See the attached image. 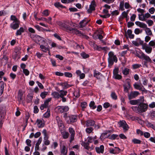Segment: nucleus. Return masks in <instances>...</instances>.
<instances>
[{"label":"nucleus","instance_id":"f257e3e1","mask_svg":"<svg viewBox=\"0 0 155 155\" xmlns=\"http://www.w3.org/2000/svg\"><path fill=\"white\" fill-rule=\"evenodd\" d=\"M108 55V66L111 67L113 64L114 62L115 63L117 62V58L116 56L114 55V52L112 51H110Z\"/></svg>","mask_w":155,"mask_h":155},{"label":"nucleus","instance_id":"f03ea898","mask_svg":"<svg viewBox=\"0 0 155 155\" xmlns=\"http://www.w3.org/2000/svg\"><path fill=\"white\" fill-rule=\"evenodd\" d=\"M144 99L143 97H141V100L140 103L139 104V112H143L146 111L148 107V105L146 104L143 103Z\"/></svg>","mask_w":155,"mask_h":155},{"label":"nucleus","instance_id":"7ed1b4c3","mask_svg":"<svg viewBox=\"0 0 155 155\" xmlns=\"http://www.w3.org/2000/svg\"><path fill=\"white\" fill-rule=\"evenodd\" d=\"M138 57L141 59L145 60V61H144L143 65L147 68L148 67L147 63L148 62H152V61L150 57L145 55L143 52L141 54V56Z\"/></svg>","mask_w":155,"mask_h":155},{"label":"nucleus","instance_id":"20e7f679","mask_svg":"<svg viewBox=\"0 0 155 155\" xmlns=\"http://www.w3.org/2000/svg\"><path fill=\"white\" fill-rule=\"evenodd\" d=\"M133 85L135 89L141 91L144 93H147V91L145 88L141 84H139L135 83Z\"/></svg>","mask_w":155,"mask_h":155},{"label":"nucleus","instance_id":"39448f33","mask_svg":"<svg viewBox=\"0 0 155 155\" xmlns=\"http://www.w3.org/2000/svg\"><path fill=\"white\" fill-rule=\"evenodd\" d=\"M78 120V117L77 115H70L68 116V118L67 122L68 124H70L76 122Z\"/></svg>","mask_w":155,"mask_h":155},{"label":"nucleus","instance_id":"423d86ee","mask_svg":"<svg viewBox=\"0 0 155 155\" xmlns=\"http://www.w3.org/2000/svg\"><path fill=\"white\" fill-rule=\"evenodd\" d=\"M58 112L61 113L67 112L69 110V107L67 106H58L57 107Z\"/></svg>","mask_w":155,"mask_h":155},{"label":"nucleus","instance_id":"0eeeda50","mask_svg":"<svg viewBox=\"0 0 155 155\" xmlns=\"http://www.w3.org/2000/svg\"><path fill=\"white\" fill-rule=\"evenodd\" d=\"M23 93L22 90H20L18 91V100L19 103L21 102L23 104L25 103L23 97Z\"/></svg>","mask_w":155,"mask_h":155},{"label":"nucleus","instance_id":"6e6552de","mask_svg":"<svg viewBox=\"0 0 155 155\" xmlns=\"http://www.w3.org/2000/svg\"><path fill=\"white\" fill-rule=\"evenodd\" d=\"M51 100V98H49L46 99L44 101V103L41 105L40 107V109L41 110H43L45 108H47L48 107V103Z\"/></svg>","mask_w":155,"mask_h":155},{"label":"nucleus","instance_id":"1a4fd4ad","mask_svg":"<svg viewBox=\"0 0 155 155\" xmlns=\"http://www.w3.org/2000/svg\"><path fill=\"white\" fill-rule=\"evenodd\" d=\"M96 5L95 4V2L93 0L92 1L91 4L90 5L89 8L87 10V12L89 13H91L92 11L95 10V7Z\"/></svg>","mask_w":155,"mask_h":155},{"label":"nucleus","instance_id":"9d476101","mask_svg":"<svg viewBox=\"0 0 155 155\" xmlns=\"http://www.w3.org/2000/svg\"><path fill=\"white\" fill-rule=\"evenodd\" d=\"M140 94V93L137 91H132L128 95L129 99L130 100L135 98Z\"/></svg>","mask_w":155,"mask_h":155},{"label":"nucleus","instance_id":"9b49d317","mask_svg":"<svg viewBox=\"0 0 155 155\" xmlns=\"http://www.w3.org/2000/svg\"><path fill=\"white\" fill-rule=\"evenodd\" d=\"M123 86L124 87V91L126 93H129V91L131 87L130 82L127 81L126 83L123 84Z\"/></svg>","mask_w":155,"mask_h":155},{"label":"nucleus","instance_id":"f8f14e48","mask_svg":"<svg viewBox=\"0 0 155 155\" xmlns=\"http://www.w3.org/2000/svg\"><path fill=\"white\" fill-rule=\"evenodd\" d=\"M69 131L70 133L71 134L70 142L71 143L74 139L75 131L74 129L72 127L69 128Z\"/></svg>","mask_w":155,"mask_h":155},{"label":"nucleus","instance_id":"ddd939ff","mask_svg":"<svg viewBox=\"0 0 155 155\" xmlns=\"http://www.w3.org/2000/svg\"><path fill=\"white\" fill-rule=\"evenodd\" d=\"M95 121L91 119H89L87 120L85 122V125L87 127H91L94 126L95 124Z\"/></svg>","mask_w":155,"mask_h":155},{"label":"nucleus","instance_id":"4468645a","mask_svg":"<svg viewBox=\"0 0 155 155\" xmlns=\"http://www.w3.org/2000/svg\"><path fill=\"white\" fill-rule=\"evenodd\" d=\"M57 84L62 86L64 90L67 89L71 86V85L68 84L66 82L58 83Z\"/></svg>","mask_w":155,"mask_h":155},{"label":"nucleus","instance_id":"2eb2a0df","mask_svg":"<svg viewBox=\"0 0 155 155\" xmlns=\"http://www.w3.org/2000/svg\"><path fill=\"white\" fill-rule=\"evenodd\" d=\"M19 21L13 22L11 24L10 26L14 30H15L19 28Z\"/></svg>","mask_w":155,"mask_h":155},{"label":"nucleus","instance_id":"dca6fc26","mask_svg":"<svg viewBox=\"0 0 155 155\" xmlns=\"http://www.w3.org/2000/svg\"><path fill=\"white\" fill-rule=\"evenodd\" d=\"M104 147L103 145H101L100 147H95V150L97 153L98 154L103 153H104Z\"/></svg>","mask_w":155,"mask_h":155},{"label":"nucleus","instance_id":"f3484780","mask_svg":"<svg viewBox=\"0 0 155 155\" xmlns=\"http://www.w3.org/2000/svg\"><path fill=\"white\" fill-rule=\"evenodd\" d=\"M89 21H87L86 20V18H85L80 22L79 25L80 26L79 27L80 28H83L85 27L87 25Z\"/></svg>","mask_w":155,"mask_h":155},{"label":"nucleus","instance_id":"a211bd4d","mask_svg":"<svg viewBox=\"0 0 155 155\" xmlns=\"http://www.w3.org/2000/svg\"><path fill=\"white\" fill-rule=\"evenodd\" d=\"M56 119L58 123V125L59 127H64L63 122L59 116H56Z\"/></svg>","mask_w":155,"mask_h":155},{"label":"nucleus","instance_id":"6ab92c4d","mask_svg":"<svg viewBox=\"0 0 155 155\" xmlns=\"http://www.w3.org/2000/svg\"><path fill=\"white\" fill-rule=\"evenodd\" d=\"M141 100V97L140 99L131 100L130 101V103L131 105L139 104V103H140V101Z\"/></svg>","mask_w":155,"mask_h":155},{"label":"nucleus","instance_id":"aec40b11","mask_svg":"<svg viewBox=\"0 0 155 155\" xmlns=\"http://www.w3.org/2000/svg\"><path fill=\"white\" fill-rule=\"evenodd\" d=\"M8 58L5 55H4L1 60V62L2 64L5 65L8 61Z\"/></svg>","mask_w":155,"mask_h":155},{"label":"nucleus","instance_id":"412c9836","mask_svg":"<svg viewBox=\"0 0 155 155\" xmlns=\"http://www.w3.org/2000/svg\"><path fill=\"white\" fill-rule=\"evenodd\" d=\"M67 148H66V146L64 145H63L61 149V153L64 155H67Z\"/></svg>","mask_w":155,"mask_h":155},{"label":"nucleus","instance_id":"4be33fe9","mask_svg":"<svg viewBox=\"0 0 155 155\" xmlns=\"http://www.w3.org/2000/svg\"><path fill=\"white\" fill-rule=\"evenodd\" d=\"M94 76L97 79H100L101 77L102 76V74L101 73L95 70L94 71Z\"/></svg>","mask_w":155,"mask_h":155},{"label":"nucleus","instance_id":"5701e85b","mask_svg":"<svg viewBox=\"0 0 155 155\" xmlns=\"http://www.w3.org/2000/svg\"><path fill=\"white\" fill-rule=\"evenodd\" d=\"M36 122L37 123V125L38 128H42L44 127L45 124L42 120L37 119L36 121Z\"/></svg>","mask_w":155,"mask_h":155},{"label":"nucleus","instance_id":"b1692460","mask_svg":"<svg viewBox=\"0 0 155 155\" xmlns=\"http://www.w3.org/2000/svg\"><path fill=\"white\" fill-rule=\"evenodd\" d=\"M4 88V83L3 81H1L0 82V96L2 94Z\"/></svg>","mask_w":155,"mask_h":155},{"label":"nucleus","instance_id":"393cba45","mask_svg":"<svg viewBox=\"0 0 155 155\" xmlns=\"http://www.w3.org/2000/svg\"><path fill=\"white\" fill-rule=\"evenodd\" d=\"M60 97H62L66 96L68 93V92L67 91H64L63 90H61L59 91V92Z\"/></svg>","mask_w":155,"mask_h":155},{"label":"nucleus","instance_id":"a878e982","mask_svg":"<svg viewBox=\"0 0 155 155\" xmlns=\"http://www.w3.org/2000/svg\"><path fill=\"white\" fill-rule=\"evenodd\" d=\"M42 133L44 136V139L49 138V132H47L46 130L45 129H44L42 131Z\"/></svg>","mask_w":155,"mask_h":155},{"label":"nucleus","instance_id":"bb28decb","mask_svg":"<svg viewBox=\"0 0 155 155\" xmlns=\"http://www.w3.org/2000/svg\"><path fill=\"white\" fill-rule=\"evenodd\" d=\"M61 134L63 138L65 139L68 138L69 135V133L65 131L61 132Z\"/></svg>","mask_w":155,"mask_h":155},{"label":"nucleus","instance_id":"cd10ccee","mask_svg":"<svg viewBox=\"0 0 155 155\" xmlns=\"http://www.w3.org/2000/svg\"><path fill=\"white\" fill-rule=\"evenodd\" d=\"M24 31V29L23 27H21L18 30L16 33V36L20 35H21L22 33Z\"/></svg>","mask_w":155,"mask_h":155},{"label":"nucleus","instance_id":"c85d7f7f","mask_svg":"<svg viewBox=\"0 0 155 155\" xmlns=\"http://www.w3.org/2000/svg\"><path fill=\"white\" fill-rule=\"evenodd\" d=\"M51 95L54 98L58 99L60 98L59 92L54 91L51 93Z\"/></svg>","mask_w":155,"mask_h":155},{"label":"nucleus","instance_id":"c756f323","mask_svg":"<svg viewBox=\"0 0 155 155\" xmlns=\"http://www.w3.org/2000/svg\"><path fill=\"white\" fill-rule=\"evenodd\" d=\"M87 127L85 129V131L87 133L90 134L91 133H93L94 128L93 127Z\"/></svg>","mask_w":155,"mask_h":155},{"label":"nucleus","instance_id":"7c9ffc66","mask_svg":"<svg viewBox=\"0 0 155 155\" xmlns=\"http://www.w3.org/2000/svg\"><path fill=\"white\" fill-rule=\"evenodd\" d=\"M145 31L146 34L148 36L152 35L151 31L149 28H147V27L145 28Z\"/></svg>","mask_w":155,"mask_h":155},{"label":"nucleus","instance_id":"2f4dec72","mask_svg":"<svg viewBox=\"0 0 155 155\" xmlns=\"http://www.w3.org/2000/svg\"><path fill=\"white\" fill-rule=\"evenodd\" d=\"M73 33H75L76 35H78L80 36L84 35L82 33L81 31L78 30L76 28H75L74 31V32H73Z\"/></svg>","mask_w":155,"mask_h":155},{"label":"nucleus","instance_id":"473e14b6","mask_svg":"<svg viewBox=\"0 0 155 155\" xmlns=\"http://www.w3.org/2000/svg\"><path fill=\"white\" fill-rule=\"evenodd\" d=\"M54 5L57 8H65V7L61 5L60 3L59 2H57L55 3L54 4Z\"/></svg>","mask_w":155,"mask_h":155},{"label":"nucleus","instance_id":"72a5a7b5","mask_svg":"<svg viewBox=\"0 0 155 155\" xmlns=\"http://www.w3.org/2000/svg\"><path fill=\"white\" fill-rule=\"evenodd\" d=\"M40 48L44 52H46V51H49V48L48 47H46L43 45H41L40 46Z\"/></svg>","mask_w":155,"mask_h":155},{"label":"nucleus","instance_id":"f704fd0d","mask_svg":"<svg viewBox=\"0 0 155 155\" xmlns=\"http://www.w3.org/2000/svg\"><path fill=\"white\" fill-rule=\"evenodd\" d=\"M129 71L130 70L128 68H125L122 71V72L124 75H127L129 74Z\"/></svg>","mask_w":155,"mask_h":155},{"label":"nucleus","instance_id":"c9c22d12","mask_svg":"<svg viewBox=\"0 0 155 155\" xmlns=\"http://www.w3.org/2000/svg\"><path fill=\"white\" fill-rule=\"evenodd\" d=\"M89 105L92 109H94L96 108V106L95 105V103L94 101H91Z\"/></svg>","mask_w":155,"mask_h":155},{"label":"nucleus","instance_id":"e433bc0d","mask_svg":"<svg viewBox=\"0 0 155 155\" xmlns=\"http://www.w3.org/2000/svg\"><path fill=\"white\" fill-rule=\"evenodd\" d=\"M50 110L49 108H48L46 112L44 114V117L45 118H48L50 116Z\"/></svg>","mask_w":155,"mask_h":155},{"label":"nucleus","instance_id":"4c0bfd02","mask_svg":"<svg viewBox=\"0 0 155 155\" xmlns=\"http://www.w3.org/2000/svg\"><path fill=\"white\" fill-rule=\"evenodd\" d=\"M82 145L87 150H89L90 148V147L89 146V143L88 142H84L83 143Z\"/></svg>","mask_w":155,"mask_h":155},{"label":"nucleus","instance_id":"58836bf2","mask_svg":"<svg viewBox=\"0 0 155 155\" xmlns=\"http://www.w3.org/2000/svg\"><path fill=\"white\" fill-rule=\"evenodd\" d=\"M132 142L134 143L135 144H140L141 143V141L139 139H137L136 138H134L132 140Z\"/></svg>","mask_w":155,"mask_h":155},{"label":"nucleus","instance_id":"ea45409f","mask_svg":"<svg viewBox=\"0 0 155 155\" xmlns=\"http://www.w3.org/2000/svg\"><path fill=\"white\" fill-rule=\"evenodd\" d=\"M152 48L150 47H146L145 48V51L148 54H150L151 53L152 50Z\"/></svg>","mask_w":155,"mask_h":155},{"label":"nucleus","instance_id":"a19ab883","mask_svg":"<svg viewBox=\"0 0 155 155\" xmlns=\"http://www.w3.org/2000/svg\"><path fill=\"white\" fill-rule=\"evenodd\" d=\"M142 67L141 65L139 64H135L132 65V67L133 69H135Z\"/></svg>","mask_w":155,"mask_h":155},{"label":"nucleus","instance_id":"79ce46f5","mask_svg":"<svg viewBox=\"0 0 155 155\" xmlns=\"http://www.w3.org/2000/svg\"><path fill=\"white\" fill-rule=\"evenodd\" d=\"M118 124L120 125V127H123L127 123L125 120H122L120 121Z\"/></svg>","mask_w":155,"mask_h":155},{"label":"nucleus","instance_id":"37998d69","mask_svg":"<svg viewBox=\"0 0 155 155\" xmlns=\"http://www.w3.org/2000/svg\"><path fill=\"white\" fill-rule=\"evenodd\" d=\"M33 99V96L31 95H28L27 96V102L28 103L31 102Z\"/></svg>","mask_w":155,"mask_h":155},{"label":"nucleus","instance_id":"c03bdc74","mask_svg":"<svg viewBox=\"0 0 155 155\" xmlns=\"http://www.w3.org/2000/svg\"><path fill=\"white\" fill-rule=\"evenodd\" d=\"M81 55L83 58L85 59L88 58L89 56L88 54H86L84 52H83L81 54Z\"/></svg>","mask_w":155,"mask_h":155},{"label":"nucleus","instance_id":"a18cd8bd","mask_svg":"<svg viewBox=\"0 0 155 155\" xmlns=\"http://www.w3.org/2000/svg\"><path fill=\"white\" fill-rule=\"evenodd\" d=\"M10 18L11 20L13 21V22H15L19 21L18 19L16 18L15 16L13 15H12L11 16Z\"/></svg>","mask_w":155,"mask_h":155},{"label":"nucleus","instance_id":"49530a36","mask_svg":"<svg viewBox=\"0 0 155 155\" xmlns=\"http://www.w3.org/2000/svg\"><path fill=\"white\" fill-rule=\"evenodd\" d=\"M48 92L46 91H44L41 92L40 94V96L42 99H44L47 95Z\"/></svg>","mask_w":155,"mask_h":155},{"label":"nucleus","instance_id":"de8ad7c7","mask_svg":"<svg viewBox=\"0 0 155 155\" xmlns=\"http://www.w3.org/2000/svg\"><path fill=\"white\" fill-rule=\"evenodd\" d=\"M124 2L122 1L120 2V10L122 11H123L124 10Z\"/></svg>","mask_w":155,"mask_h":155},{"label":"nucleus","instance_id":"09e8293b","mask_svg":"<svg viewBox=\"0 0 155 155\" xmlns=\"http://www.w3.org/2000/svg\"><path fill=\"white\" fill-rule=\"evenodd\" d=\"M129 10L127 11V12H126L125 11H124L122 13V17L121 18L122 19H123L124 18H127L128 15V12Z\"/></svg>","mask_w":155,"mask_h":155},{"label":"nucleus","instance_id":"8fccbe9b","mask_svg":"<svg viewBox=\"0 0 155 155\" xmlns=\"http://www.w3.org/2000/svg\"><path fill=\"white\" fill-rule=\"evenodd\" d=\"M114 78L116 79L120 80L122 78V76L118 74H116L113 76Z\"/></svg>","mask_w":155,"mask_h":155},{"label":"nucleus","instance_id":"3c124183","mask_svg":"<svg viewBox=\"0 0 155 155\" xmlns=\"http://www.w3.org/2000/svg\"><path fill=\"white\" fill-rule=\"evenodd\" d=\"M139 19L140 20L142 21H145L146 20L144 16V15L143 14H141V15L139 14Z\"/></svg>","mask_w":155,"mask_h":155},{"label":"nucleus","instance_id":"603ef678","mask_svg":"<svg viewBox=\"0 0 155 155\" xmlns=\"http://www.w3.org/2000/svg\"><path fill=\"white\" fill-rule=\"evenodd\" d=\"M119 71V69L118 68H115L114 69L113 71V76H114L116 74H118Z\"/></svg>","mask_w":155,"mask_h":155},{"label":"nucleus","instance_id":"864d4df0","mask_svg":"<svg viewBox=\"0 0 155 155\" xmlns=\"http://www.w3.org/2000/svg\"><path fill=\"white\" fill-rule=\"evenodd\" d=\"M119 12L117 10H115L112 12L111 15L112 16L117 15L119 14Z\"/></svg>","mask_w":155,"mask_h":155},{"label":"nucleus","instance_id":"5fc2aeb1","mask_svg":"<svg viewBox=\"0 0 155 155\" xmlns=\"http://www.w3.org/2000/svg\"><path fill=\"white\" fill-rule=\"evenodd\" d=\"M142 32V30H140L139 29L137 28L135 29L134 33L136 35H138L139 33H141Z\"/></svg>","mask_w":155,"mask_h":155},{"label":"nucleus","instance_id":"6e6d98bb","mask_svg":"<svg viewBox=\"0 0 155 155\" xmlns=\"http://www.w3.org/2000/svg\"><path fill=\"white\" fill-rule=\"evenodd\" d=\"M48 138L44 139V144L46 145H48L50 143V141L48 140Z\"/></svg>","mask_w":155,"mask_h":155},{"label":"nucleus","instance_id":"4d7b16f0","mask_svg":"<svg viewBox=\"0 0 155 155\" xmlns=\"http://www.w3.org/2000/svg\"><path fill=\"white\" fill-rule=\"evenodd\" d=\"M64 75L66 77L71 78L72 76V74L69 72H65L64 73Z\"/></svg>","mask_w":155,"mask_h":155},{"label":"nucleus","instance_id":"13d9d810","mask_svg":"<svg viewBox=\"0 0 155 155\" xmlns=\"http://www.w3.org/2000/svg\"><path fill=\"white\" fill-rule=\"evenodd\" d=\"M87 106V103L85 102H84L81 103V107L82 109H84Z\"/></svg>","mask_w":155,"mask_h":155},{"label":"nucleus","instance_id":"bf43d9fd","mask_svg":"<svg viewBox=\"0 0 155 155\" xmlns=\"http://www.w3.org/2000/svg\"><path fill=\"white\" fill-rule=\"evenodd\" d=\"M118 137V135L117 134H113L109 138V139L111 140H115L117 137Z\"/></svg>","mask_w":155,"mask_h":155},{"label":"nucleus","instance_id":"052dcab7","mask_svg":"<svg viewBox=\"0 0 155 155\" xmlns=\"http://www.w3.org/2000/svg\"><path fill=\"white\" fill-rule=\"evenodd\" d=\"M111 96L112 99L114 100H116L117 99V96L114 92H112L111 94Z\"/></svg>","mask_w":155,"mask_h":155},{"label":"nucleus","instance_id":"680f3d73","mask_svg":"<svg viewBox=\"0 0 155 155\" xmlns=\"http://www.w3.org/2000/svg\"><path fill=\"white\" fill-rule=\"evenodd\" d=\"M143 135L145 138H147L150 137V134L149 132H145L143 133Z\"/></svg>","mask_w":155,"mask_h":155},{"label":"nucleus","instance_id":"e2e57ef3","mask_svg":"<svg viewBox=\"0 0 155 155\" xmlns=\"http://www.w3.org/2000/svg\"><path fill=\"white\" fill-rule=\"evenodd\" d=\"M53 36L55 38L58 39V40L60 41H61L62 40L61 37L57 34H54L53 35Z\"/></svg>","mask_w":155,"mask_h":155},{"label":"nucleus","instance_id":"0e129e2a","mask_svg":"<svg viewBox=\"0 0 155 155\" xmlns=\"http://www.w3.org/2000/svg\"><path fill=\"white\" fill-rule=\"evenodd\" d=\"M115 153V154H117L120 153V149L118 147H115L114 148Z\"/></svg>","mask_w":155,"mask_h":155},{"label":"nucleus","instance_id":"69168bd1","mask_svg":"<svg viewBox=\"0 0 155 155\" xmlns=\"http://www.w3.org/2000/svg\"><path fill=\"white\" fill-rule=\"evenodd\" d=\"M142 79H143V84L144 85H146L147 83V80L145 77L142 78Z\"/></svg>","mask_w":155,"mask_h":155},{"label":"nucleus","instance_id":"338daca9","mask_svg":"<svg viewBox=\"0 0 155 155\" xmlns=\"http://www.w3.org/2000/svg\"><path fill=\"white\" fill-rule=\"evenodd\" d=\"M23 72L25 75L26 76L28 75L29 74V72L27 69H24L23 70Z\"/></svg>","mask_w":155,"mask_h":155},{"label":"nucleus","instance_id":"774afa93","mask_svg":"<svg viewBox=\"0 0 155 155\" xmlns=\"http://www.w3.org/2000/svg\"><path fill=\"white\" fill-rule=\"evenodd\" d=\"M137 134L140 135V136H142L143 134V132L140 129L137 130Z\"/></svg>","mask_w":155,"mask_h":155}]
</instances>
